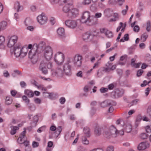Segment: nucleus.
<instances>
[{
  "label": "nucleus",
  "instance_id": "11",
  "mask_svg": "<svg viewBox=\"0 0 151 151\" xmlns=\"http://www.w3.org/2000/svg\"><path fill=\"white\" fill-rule=\"evenodd\" d=\"M116 103L109 100H106L100 103V106L102 108H105L110 106H115Z\"/></svg>",
  "mask_w": 151,
  "mask_h": 151
},
{
  "label": "nucleus",
  "instance_id": "52",
  "mask_svg": "<svg viewBox=\"0 0 151 151\" xmlns=\"http://www.w3.org/2000/svg\"><path fill=\"white\" fill-rule=\"evenodd\" d=\"M143 72V71L141 69L138 70L137 73V77L140 76Z\"/></svg>",
  "mask_w": 151,
  "mask_h": 151
},
{
  "label": "nucleus",
  "instance_id": "34",
  "mask_svg": "<svg viewBox=\"0 0 151 151\" xmlns=\"http://www.w3.org/2000/svg\"><path fill=\"white\" fill-rule=\"evenodd\" d=\"M129 35L128 34H125L123 38H122L120 40V42H124L125 41H127L129 40Z\"/></svg>",
  "mask_w": 151,
  "mask_h": 151
},
{
  "label": "nucleus",
  "instance_id": "37",
  "mask_svg": "<svg viewBox=\"0 0 151 151\" xmlns=\"http://www.w3.org/2000/svg\"><path fill=\"white\" fill-rule=\"evenodd\" d=\"M28 106V108L30 110L33 111L35 109V107L34 105L32 104H27Z\"/></svg>",
  "mask_w": 151,
  "mask_h": 151
},
{
  "label": "nucleus",
  "instance_id": "3",
  "mask_svg": "<svg viewBox=\"0 0 151 151\" xmlns=\"http://www.w3.org/2000/svg\"><path fill=\"white\" fill-rule=\"evenodd\" d=\"M32 47V45L31 44H29L28 47L25 46L22 47L18 45L14 48V55L16 58L19 57L23 58L27 55L28 49H31Z\"/></svg>",
  "mask_w": 151,
  "mask_h": 151
},
{
  "label": "nucleus",
  "instance_id": "19",
  "mask_svg": "<svg viewBox=\"0 0 151 151\" xmlns=\"http://www.w3.org/2000/svg\"><path fill=\"white\" fill-rule=\"evenodd\" d=\"M106 68L104 69V71L106 72H109L111 70H113L116 68L115 65H113L112 63L108 62L106 65Z\"/></svg>",
  "mask_w": 151,
  "mask_h": 151
},
{
  "label": "nucleus",
  "instance_id": "7",
  "mask_svg": "<svg viewBox=\"0 0 151 151\" xmlns=\"http://www.w3.org/2000/svg\"><path fill=\"white\" fill-rule=\"evenodd\" d=\"M82 61V56L79 54L76 55L74 58L73 61L74 66L78 68L81 66Z\"/></svg>",
  "mask_w": 151,
  "mask_h": 151
},
{
  "label": "nucleus",
  "instance_id": "4",
  "mask_svg": "<svg viewBox=\"0 0 151 151\" xmlns=\"http://www.w3.org/2000/svg\"><path fill=\"white\" fill-rule=\"evenodd\" d=\"M81 21L83 23L90 25L92 23L93 17L91 16L89 12L85 11L82 13Z\"/></svg>",
  "mask_w": 151,
  "mask_h": 151
},
{
  "label": "nucleus",
  "instance_id": "18",
  "mask_svg": "<svg viewBox=\"0 0 151 151\" xmlns=\"http://www.w3.org/2000/svg\"><path fill=\"white\" fill-rule=\"evenodd\" d=\"M124 94L123 91L120 90L119 89H116L111 93V95L114 96V98H116L122 96Z\"/></svg>",
  "mask_w": 151,
  "mask_h": 151
},
{
  "label": "nucleus",
  "instance_id": "33",
  "mask_svg": "<svg viewBox=\"0 0 151 151\" xmlns=\"http://www.w3.org/2000/svg\"><path fill=\"white\" fill-rule=\"evenodd\" d=\"M62 130V128L61 126H59L58 128H56V132H55V134L56 137H58V135L60 133Z\"/></svg>",
  "mask_w": 151,
  "mask_h": 151
},
{
  "label": "nucleus",
  "instance_id": "58",
  "mask_svg": "<svg viewBox=\"0 0 151 151\" xmlns=\"http://www.w3.org/2000/svg\"><path fill=\"white\" fill-rule=\"evenodd\" d=\"M59 100L60 103L61 104H63L65 103V99L64 97H61L60 99Z\"/></svg>",
  "mask_w": 151,
  "mask_h": 151
},
{
  "label": "nucleus",
  "instance_id": "29",
  "mask_svg": "<svg viewBox=\"0 0 151 151\" xmlns=\"http://www.w3.org/2000/svg\"><path fill=\"white\" fill-rule=\"evenodd\" d=\"M29 142H23L21 144L25 146V151H32L31 148L29 147Z\"/></svg>",
  "mask_w": 151,
  "mask_h": 151
},
{
  "label": "nucleus",
  "instance_id": "62",
  "mask_svg": "<svg viewBox=\"0 0 151 151\" xmlns=\"http://www.w3.org/2000/svg\"><path fill=\"white\" fill-rule=\"evenodd\" d=\"M90 87L88 86H86L83 88V91L85 92H87L88 91V89Z\"/></svg>",
  "mask_w": 151,
  "mask_h": 151
},
{
  "label": "nucleus",
  "instance_id": "21",
  "mask_svg": "<svg viewBox=\"0 0 151 151\" xmlns=\"http://www.w3.org/2000/svg\"><path fill=\"white\" fill-rule=\"evenodd\" d=\"M26 130L24 129L20 134L18 140L22 142H29L27 141V138L25 136Z\"/></svg>",
  "mask_w": 151,
  "mask_h": 151
},
{
  "label": "nucleus",
  "instance_id": "41",
  "mask_svg": "<svg viewBox=\"0 0 151 151\" xmlns=\"http://www.w3.org/2000/svg\"><path fill=\"white\" fill-rule=\"evenodd\" d=\"M105 35L109 38H111L113 37L112 32L108 30L106 32Z\"/></svg>",
  "mask_w": 151,
  "mask_h": 151
},
{
  "label": "nucleus",
  "instance_id": "24",
  "mask_svg": "<svg viewBox=\"0 0 151 151\" xmlns=\"http://www.w3.org/2000/svg\"><path fill=\"white\" fill-rule=\"evenodd\" d=\"M102 128L99 126H97L95 129L94 132L95 135L97 136L100 135L101 133Z\"/></svg>",
  "mask_w": 151,
  "mask_h": 151
},
{
  "label": "nucleus",
  "instance_id": "28",
  "mask_svg": "<svg viewBox=\"0 0 151 151\" xmlns=\"http://www.w3.org/2000/svg\"><path fill=\"white\" fill-rule=\"evenodd\" d=\"M21 6L19 2L18 1L16 2L14 4V9L16 10L17 12H19V10H22V8L21 9Z\"/></svg>",
  "mask_w": 151,
  "mask_h": 151
},
{
  "label": "nucleus",
  "instance_id": "48",
  "mask_svg": "<svg viewBox=\"0 0 151 151\" xmlns=\"http://www.w3.org/2000/svg\"><path fill=\"white\" fill-rule=\"evenodd\" d=\"M145 129L147 133L151 132V125L147 126L146 127Z\"/></svg>",
  "mask_w": 151,
  "mask_h": 151
},
{
  "label": "nucleus",
  "instance_id": "61",
  "mask_svg": "<svg viewBox=\"0 0 151 151\" xmlns=\"http://www.w3.org/2000/svg\"><path fill=\"white\" fill-rule=\"evenodd\" d=\"M150 91V88L149 87L147 88L145 90V94L146 96H147L148 95Z\"/></svg>",
  "mask_w": 151,
  "mask_h": 151
},
{
  "label": "nucleus",
  "instance_id": "26",
  "mask_svg": "<svg viewBox=\"0 0 151 151\" xmlns=\"http://www.w3.org/2000/svg\"><path fill=\"white\" fill-rule=\"evenodd\" d=\"M24 94L29 98L32 97L34 96V93L31 90L25 89L24 90Z\"/></svg>",
  "mask_w": 151,
  "mask_h": 151
},
{
  "label": "nucleus",
  "instance_id": "23",
  "mask_svg": "<svg viewBox=\"0 0 151 151\" xmlns=\"http://www.w3.org/2000/svg\"><path fill=\"white\" fill-rule=\"evenodd\" d=\"M18 126H12L10 127L11 130L10 132V134H11L13 135L15 134L16 133V131L18 130L19 128V127H20L19 124H18Z\"/></svg>",
  "mask_w": 151,
  "mask_h": 151
},
{
  "label": "nucleus",
  "instance_id": "35",
  "mask_svg": "<svg viewBox=\"0 0 151 151\" xmlns=\"http://www.w3.org/2000/svg\"><path fill=\"white\" fill-rule=\"evenodd\" d=\"M148 37L147 34L146 33H145L142 35L141 40L142 41L145 42L147 38Z\"/></svg>",
  "mask_w": 151,
  "mask_h": 151
},
{
  "label": "nucleus",
  "instance_id": "20",
  "mask_svg": "<svg viewBox=\"0 0 151 151\" xmlns=\"http://www.w3.org/2000/svg\"><path fill=\"white\" fill-rule=\"evenodd\" d=\"M28 55L29 58L32 60V61L33 63H35L37 62V59L34 58L35 57H36L35 50L32 49L30 50L28 52Z\"/></svg>",
  "mask_w": 151,
  "mask_h": 151
},
{
  "label": "nucleus",
  "instance_id": "22",
  "mask_svg": "<svg viewBox=\"0 0 151 151\" xmlns=\"http://www.w3.org/2000/svg\"><path fill=\"white\" fill-rule=\"evenodd\" d=\"M124 129L127 133L131 132L132 129V125L129 122L127 123L124 126Z\"/></svg>",
  "mask_w": 151,
  "mask_h": 151
},
{
  "label": "nucleus",
  "instance_id": "63",
  "mask_svg": "<svg viewBox=\"0 0 151 151\" xmlns=\"http://www.w3.org/2000/svg\"><path fill=\"white\" fill-rule=\"evenodd\" d=\"M148 84V83L147 81L146 80H145L143 81V83L141 84L140 86L142 87H144Z\"/></svg>",
  "mask_w": 151,
  "mask_h": 151
},
{
  "label": "nucleus",
  "instance_id": "44",
  "mask_svg": "<svg viewBox=\"0 0 151 151\" xmlns=\"http://www.w3.org/2000/svg\"><path fill=\"white\" fill-rule=\"evenodd\" d=\"M139 101V99H136L133 100L131 103V106H133L137 104L138 102Z\"/></svg>",
  "mask_w": 151,
  "mask_h": 151
},
{
  "label": "nucleus",
  "instance_id": "32",
  "mask_svg": "<svg viewBox=\"0 0 151 151\" xmlns=\"http://www.w3.org/2000/svg\"><path fill=\"white\" fill-rule=\"evenodd\" d=\"M65 0H51V2L53 4L58 3L60 5H62L63 2L65 1Z\"/></svg>",
  "mask_w": 151,
  "mask_h": 151
},
{
  "label": "nucleus",
  "instance_id": "14",
  "mask_svg": "<svg viewBox=\"0 0 151 151\" xmlns=\"http://www.w3.org/2000/svg\"><path fill=\"white\" fill-rule=\"evenodd\" d=\"M46 65L45 61H42L39 68V70L44 75H46L48 73V70L46 68Z\"/></svg>",
  "mask_w": 151,
  "mask_h": 151
},
{
  "label": "nucleus",
  "instance_id": "15",
  "mask_svg": "<svg viewBox=\"0 0 151 151\" xmlns=\"http://www.w3.org/2000/svg\"><path fill=\"white\" fill-rule=\"evenodd\" d=\"M148 142H141L137 146V149L139 151L143 150L149 147Z\"/></svg>",
  "mask_w": 151,
  "mask_h": 151
},
{
  "label": "nucleus",
  "instance_id": "9",
  "mask_svg": "<svg viewBox=\"0 0 151 151\" xmlns=\"http://www.w3.org/2000/svg\"><path fill=\"white\" fill-rule=\"evenodd\" d=\"M65 1L63 2V5L65 4V5L63 7V12L65 13H68L70 11V6L73 4V2L71 0H65Z\"/></svg>",
  "mask_w": 151,
  "mask_h": 151
},
{
  "label": "nucleus",
  "instance_id": "38",
  "mask_svg": "<svg viewBox=\"0 0 151 151\" xmlns=\"http://www.w3.org/2000/svg\"><path fill=\"white\" fill-rule=\"evenodd\" d=\"M33 118L34 121L33 122V124H34V125L32 124V127H35L36 126L37 122L38 120V117L37 116H34Z\"/></svg>",
  "mask_w": 151,
  "mask_h": 151
},
{
  "label": "nucleus",
  "instance_id": "45",
  "mask_svg": "<svg viewBox=\"0 0 151 151\" xmlns=\"http://www.w3.org/2000/svg\"><path fill=\"white\" fill-rule=\"evenodd\" d=\"M47 64L46 66L47 67L48 69H51L52 67V63L51 62H45Z\"/></svg>",
  "mask_w": 151,
  "mask_h": 151
},
{
  "label": "nucleus",
  "instance_id": "59",
  "mask_svg": "<svg viewBox=\"0 0 151 151\" xmlns=\"http://www.w3.org/2000/svg\"><path fill=\"white\" fill-rule=\"evenodd\" d=\"M17 93V91L15 90H13L11 91V95L14 97L15 96Z\"/></svg>",
  "mask_w": 151,
  "mask_h": 151
},
{
  "label": "nucleus",
  "instance_id": "6",
  "mask_svg": "<svg viewBox=\"0 0 151 151\" xmlns=\"http://www.w3.org/2000/svg\"><path fill=\"white\" fill-rule=\"evenodd\" d=\"M54 61L58 65H60L64 62V56L63 54L60 52H57L55 55Z\"/></svg>",
  "mask_w": 151,
  "mask_h": 151
},
{
  "label": "nucleus",
  "instance_id": "39",
  "mask_svg": "<svg viewBox=\"0 0 151 151\" xmlns=\"http://www.w3.org/2000/svg\"><path fill=\"white\" fill-rule=\"evenodd\" d=\"M146 29L148 32H150L151 30V24L150 21H148L147 23Z\"/></svg>",
  "mask_w": 151,
  "mask_h": 151
},
{
  "label": "nucleus",
  "instance_id": "5",
  "mask_svg": "<svg viewBox=\"0 0 151 151\" xmlns=\"http://www.w3.org/2000/svg\"><path fill=\"white\" fill-rule=\"evenodd\" d=\"M71 62L70 60L68 59L62 67L65 74L68 76H71L72 74Z\"/></svg>",
  "mask_w": 151,
  "mask_h": 151
},
{
  "label": "nucleus",
  "instance_id": "1",
  "mask_svg": "<svg viewBox=\"0 0 151 151\" xmlns=\"http://www.w3.org/2000/svg\"><path fill=\"white\" fill-rule=\"evenodd\" d=\"M36 51L38 53L42 52L44 57L47 60H50L52 57L53 53L52 48L49 46L45 47L44 42H40L37 46Z\"/></svg>",
  "mask_w": 151,
  "mask_h": 151
},
{
  "label": "nucleus",
  "instance_id": "36",
  "mask_svg": "<svg viewBox=\"0 0 151 151\" xmlns=\"http://www.w3.org/2000/svg\"><path fill=\"white\" fill-rule=\"evenodd\" d=\"M53 142H48L47 146L46 148V151H52V148H50L53 146Z\"/></svg>",
  "mask_w": 151,
  "mask_h": 151
},
{
  "label": "nucleus",
  "instance_id": "42",
  "mask_svg": "<svg viewBox=\"0 0 151 151\" xmlns=\"http://www.w3.org/2000/svg\"><path fill=\"white\" fill-rule=\"evenodd\" d=\"M113 16L114 17V19H110V22H111L112 21H115L119 18L118 15V14L117 13H114V14Z\"/></svg>",
  "mask_w": 151,
  "mask_h": 151
},
{
  "label": "nucleus",
  "instance_id": "40",
  "mask_svg": "<svg viewBox=\"0 0 151 151\" xmlns=\"http://www.w3.org/2000/svg\"><path fill=\"white\" fill-rule=\"evenodd\" d=\"M22 99L23 101L26 104H28L30 102L29 99L27 97L24 95L22 96Z\"/></svg>",
  "mask_w": 151,
  "mask_h": 151
},
{
  "label": "nucleus",
  "instance_id": "56",
  "mask_svg": "<svg viewBox=\"0 0 151 151\" xmlns=\"http://www.w3.org/2000/svg\"><path fill=\"white\" fill-rule=\"evenodd\" d=\"M45 128V126H43L40 127L37 129V132L38 133L41 132L43 131L44 130Z\"/></svg>",
  "mask_w": 151,
  "mask_h": 151
},
{
  "label": "nucleus",
  "instance_id": "31",
  "mask_svg": "<svg viewBox=\"0 0 151 151\" xmlns=\"http://www.w3.org/2000/svg\"><path fill=\"white\" fill-rule=\"evenodd\" d=\"M7 23L5 21L1 22L0 24L1 29L4 30L6 29L7 26Z\"/></svg>",
  "mask_w": 151,
  "mask_h": 151
},
{
  "label": "nucleus",
  "instance_id": "43",
  "mask_svg": "<svg viewBox=\"0 0 151 151\" xmlns=\"http://www.w3.org/2000/svg\"><path fill=\"white\" fill-rule=\"evenodd\" d=\"M82 50L84 53H86L88 50V47L86 45H84L82 47Z\"/></svg>",
  "mask_w": 151,
  "mask_h": 151
},
{
  "label": "nucleus",
  "instance_id": "64",
  "mask_svg": "<svg viewBox=\"0 0 151 151\" xmlns=\"http://www.w3.org/2000/svg\"><path fill=\"white\" fill-rule=\"evenodd\" d=\"M139 27L137 25H136L134 28V31L135 32H139Z\"/></svg>",
  "mask_w": 151,
  "mask_h": 151
},
{
  "label": "nucleus",
  "instance_id": "10",
  "mask_svg": "<svg viewBox=\"0 0 151 151\" xmlns=\"http://www.w3.org/2000/svg\"><path fill=\"white\" fill-rule=\"evenodd\" d=\"M79 10L76 8H73L70 10L67 16L70 18H74L77 17L79 14Z\"/></svg>",
  "mask_w": 151,
  "mask_h": 151
},
{
  "label": "nucleus",
  "instance_id": "50",
  "mask_svg": "<svg viewBox=\"0 0 151 151\" xmlns=\"http://www.w3.org/2000/svg\"><path fill=\"white\" fill-rule=\"evenodd\" d=\"M114 147L111 145L108 146L106 149V151H114Z\"/></svg>",
  "mask_w": 151,
  "mask_h": 151
},
{
  "label": "nucleus",
  "instance_id": "16",
  "mask_svg": "<svg viewBox=\"0 0 151 151\" xmlns=\"http://www.w3.org/2000/svg\"><path fill=\"white\" fill-rule=\"evenodd\" d=\"M65 24L67 27L73 29L77 26V22L75 20H68L65 21Z\"/></svg>",
  "mask_w": 151,
  "mask_h": 151
},
{
  "label": "nucleus",
  "instance_id": "49",
  "mask_svg": "<svg viewBox=\"0 0 151 151\" xmlns=\"http://www.w3.org/2000/svg\"><path fill=\"white\" fill-rule=\"evenodd\" d=\"M91 3V0H84L82 4L84 5H88Z\"/></svg>",
  "mask_w": 151,
  "mask_h": 151
},
{
  "label": "nucleus",
  "instance_id": "12",
  "mask_svg": "<svg viewBox=\"0 0 151 151\" xmlns=\"http://www.w3.org/2000/svg\"><path fill=\"white\" fill-rule=\"evenodd\" d=\"M18 37L16 35L12 36L9 38L7 44V46L9 47H11L15 45L17 42Z\"/></svg>",
  "mask_w": 151,
  "mask_h": 151
},
{
  "label": "nucleus",
  "instance_id": "51",
  "mask_svg": "<svg viewBox=\"0 0 151 151\" xmlns=\"http://www.w3.org/2000/svg\"><path fill=\"white\" fill-rule=\"evenodd\" d=\"M147 114L148 116L151 118V106H149L147 109Z\"/></svg>",
  "mask_w": 151,
  "mask_h": 151
},
{
  "label": "nucleus",
  "instance_id": "27",
  "mask_svg": "<svg viewBox=\"0 0 151 151\" xmlns=\"http://www.w3.org/2000/svg\"><path fill=\"white\" fill-rule=\"evenodd\" d=\"M58 35L61 36H64L65 34L64 29L62 27L59 28L57 30Z\"/></svg>",
  "mask_w": 151,
  "mask_h": 151
},
{
  "label": "nucleus",
  "instance_id": "60",
  "mask_svg": "<svg viewBox=\"0 0 151 151\" xmlns=\"http://www.w3.org/2000/svg\"><path fill=\"white\" fill-rule=\"evenodd\" d=\"M120 26H119L116 29V32H118L121 29L122 27L123 26V23L121 22L119 23Z\"/></svg>",
  "mask_w": 151,
  "mask_h": 151
},
{
  "label": "nucleus",
  "instance_id": "25",
  "mask_svg": "<svg viewBox=\"0 0 151 151\" xmlns=\"http://www.w3.org/2000/svg\"><path fill=\"white\" fill-rule=\"evenodd\" d=\"M95 35L94 34L87 32L83 35V38L84 40H86L88 39L90 37H91V38H92Z\"/></svg>",
  "mask_w": 151,
  "mask_h": 151
},
{
  "label": "nucleus",
  "instance_id": "17",
  "mask_svg": "<svg viewBox=\"0 0 151 151\" xmlns=\"http://www.w3.org/2000/svg\"><path fill=\"white\" fill-rule=\"evenodd\" d=\"M37 20L38 22L40 24H43L46 23L47 19L46 16L42 14L37 17Z\"/></svg>",
  "mask_w": 151,
  "mask_h": 151
},
{
  "label": "nucleus",
  "instance_id": "46",
  "mask_svg": "<svg viewBox=\"0 0 151 151\" xmlns=\"http://www.w3.org/2000/svg\"><path fill=\"white\" fill-rule=\"evenodd\" d=\"M147 134L145 133H142L140 136V138L143 139H145L147 138Z\"/></svg>",
  "mask_w": 151,
  "mask_h": 151
},
{
  "label": "nucleus",
  "instance_id": "8",
  "mask_svg": "<svg viewBox=\"0 0 151 151\" xmlns=\"http://www.w3.org/2000/svg\"><path fill=\"white\" fill-rule=\"evenodd\" d=\"M83 131L86 137L84 135L82 136L81 138V141L82 142H89L88 139L91 136L90 129L88 127H86L83 128Z\"/></svg>",
  "mask_w": 151,
  "mask_h": 151
},
{
  "label": "nucleus",
  "instance_id": "57",
  "mask_svg": "<svg viewBox=\"0 0 151 151\" xmlns=\"http://www.w3.org/2000/svg\"><path fill=\"white\" fill-rule=\"evenodd\" d=\"M141 64V62L139 63H135L133 65H132V66L136 68H138L140 67Z\"/></svg>",
  "mask_w": 151,
  "mask_h": 151
},
{
  "label": "nucleus",
  "instance_id": "47",
  "mask_svg": "<svg viewBox=\"0 0 151 151\" xmlns=\"http://www.w3.org/2000/svg\"><path fill=\"white\" fill-rule=\"evenodd\" d=\"M108 89L107 88L102 87L100 89V91L101 93H105L107 92Z\"/></svg>",
  "mask_w": 151,
  "mask_h": 151
},
{
  "label": "nucleus",
  "instance_id": "13",
  "mask_svg": "<svg viewBox=\"0 0 151 151\" xmlns=\"http://www.w3.org/2000/svg\"><path fill=\"white\" fill-rule=\"evenodd\" d=\"M64 74L62 68H61L60 66H58L56 70L52 73V75L54 76L62 77Z\"/></svg>",
  "mask_w": 151,
  "mask_h": 151
},
{
  "label": "nucleus",
  "instance_id": "55",
  "mask_svg": "<svg viewBox=\"0 0 151 151\" xmlns=\"http://www.w3.org/2000/svg\"><path fill=\"white\" fill-rule=\"evenodd\" d=\"M24 23L25 24V25L26 26H28L30 24V19H26L24 21Z\"/></svg>",
  "mask_w": 151,
  "mask_h": 151
},
{
  "label": "nucleus",
  "instance_id": "53",
  "mask_svg": "<svg viewBox=\"0 0 151 151\" xmlns=\"http://www.w3.org/2000/svg\"><path fill=\"white\" fill-rule=\"evenodd\" d=\"M5 38L4 37L0 36V45L2 44L5 41Z\"/></svg>",
  "mask_w": 151,
  "mask_h": 151
},
{
  "label": "nucleus",
  "instance_id": "30",
  "mask_svg": "<svg viewBox=\"0 0 151 151\" xmlns=\"http://www.w3.org/2000/svg\"><path fill=\"white\" fill-rule=\"evenodd\" d=\"M12 102V98L10 96H7L6 98V104L9 105L11 104Z\"/></svg>",
  "mask_w": 151,
  "mask_h": 151
},
{
  "label": "nucleus",
  "instance_id": "2",
  "mask_svg": "<svg viewBox=\"0 0 151 151\" xmlns=\"http://www.w3.org/2000/svg\"><path fill=\"white\" fill-rule=\"evenodd\" d=\"M118 134L121 135H123L124 134L123 130H120L119 132L113 125H111L109 127L105 129L103 132L104 136L107 139H109L112 137H116Z\"/></svg>",
  "mask_w": 151,
  "mask_h": 151
},
{
  "label": "nucleus",
  "instance_id": "54",
  "mask_svg": "<svg viewBox=\"0 0 151 151\" xmlns=\"http://www.w3.org/2000/svg\"><path fill=\"white\" fill-rule=\"evenodd\" d=\"M47 93L48 94V96L49 97V98L50 99H52L54 97V94L52 93H47L46 92H43V93Z\"/></svg>",
  "mask_w": 151,
  "mask_h": 151
}]
</instances>
